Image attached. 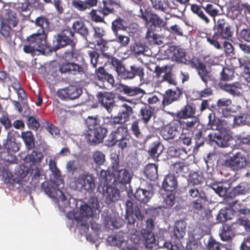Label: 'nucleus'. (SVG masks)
<instances>
[{
	"mask_svg": "<svg viewBox=\"0 0 250 250\" xmlns=\"http://www.w3.org/2000/svg\"><path fill=\"white\" fill-rule=\"evenodd\" d=\"M233 123L238 126L249 125L250 124V115L243 113L235 115L233 118Z\"/></svg>",
	"mask_w": 250,
	"mask_h": 250,
	"instance_id": "obj_57",
	"label": "nucleus"
},
{
	"mask_svg": "<svg viewBox=\"0 0 250 250\" xmlns=\"http://www.w3.org/2000/svg\"><path fill=\"white\" fill-rule=\"evenodd\" d=\"M103 186L100 185L98 187V191L102 193L105 203L108 205H111L118 201L120 198V191L118 188V186L112 187L109 185L111 182H104Z\"/></svg>",
	"mask_w": 250,
	"mask_h": 250,
	"instance_id": "obj_12",
	"label": "nucleus"
},
{
	"mask_svg": "<svg viewBox=\"0 0 250 250\" xmlns=\"http://www.w3.org/2000/svg\"><path fill=\"white\" fill-rule=\"evenodd\" d=\"M74 35V31L70 27H67L64 28L58 35L56 40L57 44L53 50L56 51L67 45H70L71 47L75 46Z\"/></svg>",
	"mask_w": 250,
	"mask_h": 250,
	"instance_id": "obj_14",
	"label": "nucleus"
},
{
	"mask_svg": "<svg viewBox=\"0 0 250 250\" xmlns=\"http://www.w3.org/2000/svg\"><path fill=\"white\" fill-rule=\"evenodd\" d=\"M47 34L37 32L27 37L23 45V51L32 56L49 54L53 50L47 42Z\"/></svg>",
	"mask_w": 250,
	"mask_h": 250,
	"instance_id": "obj_3",
	"label": "nucleus"
},
{
	"mask_svg": "<svg viewBox=\"0 0 250 250\" xmlns=\"http://www.w3.org/2000/svg\"><path fill=\"white\" fill-rule=\"evenodd\" d=\"M170 53H172V58L177 62L185 63L186 52L184 49L178 46L171 45L168 49Z\"/></svg>",
	"mask_w": 250,
	"mask_h": 250,
	"instance_id": "obj_31",
	"label": "nucleus"
},
{
	"mask_svg": "<svg viewBox=\"0 0 250 250\" xmlns=\"http://www.w3.org/2000/svg\"><path fill=\"white\" fill-rule=\"evenodd\" d=\"M5 19L1 22L9 25L12 27H15L19 23V20L17 16V14L13 10L7 9L6 10L5 14Z\"/></svg>",
	"mask_w": 250,
	"mask_h": 250,
	"instance_id": "obj_44",
	"label": "nucleus"
},
{
	"mask_svg": "<svg viewBox=\"0 0 250 250\" xmlns=\"http://www.w3.org/2000/svg\"><path fill=\"white\" fill-rule=\"evenodd\" d=\"M98 2L99 3V12L104 17L113 14L115 12L114 6L118 4L117 2L115 0H102L101 1H99Z\"/></svg>",
	"mask_w": 250,
	"mask_h": 250,
	"instance_id": "obj_26",
	"label": "nucleus"
},
{
	"mask_svg": "<svg viewBox=\"0 0 250 250\" xmlns=\"http://www.w3.org/2000/svg\"><path fill=\"white\" fill-rule=\"evenodd\" d=\"M222 70L220 72V79L221 81H229L234 78V70L229 68L221 66Z\"/></svg>",
	"mask_w": 250,
	"mask_h": 250,
	"instance_id": "obj_58",
	"label": "nucleus"
},
{
	"mask_svg": "<svg viewBox=\"0 0 250 250\" xmlns=\"http://www.w3.org/2000/svg\"><path fill=\"white\" fill-rule=\"evenodd\" d=\"M125 21L120 17H118L112 21L111 23V29L114 34L118 33L119 31H125L126 29Z\"/></svg>",
	"mask_w": 250,
	"mask_h": 250,
	"instance_id": "obj_49",
	"label": "nucleus"
},
{
	"mask_svg": "<svg viewBox=\"0 0 250 250\" xmlns=\"http://www.w3.org/2000/svg\"><path fill=\"white\" fill-rule=\"evenodd\" d=\"M190 9L206 24H208L210 22V20L204 11L213 18L214 22L216 21V17L221 15L219 5L213 3H208L202 6L193 4L191 5Z\"/></svg>",
	"mask_w": 250,
	"mask_h": 250,
	"instance_id": "obj_6",
	"label": "nucleus"
},
{
	"mask_svg": "<svg viewBox=\"0 0 250 250\" xmlns=\"http://www.w3.org/2000/svg\"><path fill=\"white\" fill-rule=\"evenodd\" d=\"M56 199L60 208H64L68 204V201L62 190H58L56 195L52 198Z\"/></svg>",
	"mask_w": 250,
	"mask_h": 250,
	"instance_id": "obj_62",
	"label": "nucleus"
},
{
	"mask_svg": "<svg viewBox=\"0 0 250 250\" xmlns=\"http://www.w3.org/2000/svg\"><path fill=\"white\" fill-rule=\"evenodd\" d=\"M99 102L108 112H111L115 103L114 95L111 92H100L97 95Z\"/></svg>",
	"mask_w": 250,
	"mask_h": 250,
	"instance_id": "obj_24",
	"label": "nucleus"
},
{
	"mask_svg": "<svg viewBox=\"0 0 250 250\" xmlns=\"http://www.w3.org/2000/svg\"><path fill=\"white\" fill-rule=\"evenodd\" d=\"M125 218L128 224L134 225L136 218L142 220L144 214L141 212L140 208L137 205H134L130 200H127L125 203Z\"/></svg>",
	"mask_w": 250,
	"mask_h": 250,
	"instance_id": "obj_17",
	"label": "nucleus"
},
{
	"mask_svg": "<svg viewBox=\"0 0 250 250\" xmlns=\"http://www.w3.org/2000/svg\"><path fill=\"white\" fill-rule=\"evenodd\" d=\"M144 68L135 64L129 67L124 66L118 76L123 80H131L136 77H138L140 80L144 79Z\"/></svg>",
	"mask_w": 250,
	"mask_h": 250,
	"instance_id": "obj_16",
	"label": "nucleus"
},
{
	"mask_svg": "<svg viewBox=\"0 0 250 250\" xmlns=\"http://www.w3.org/2000/svg\"><path fill=\"white\" fill-rule=\"evenodd\" d=\"M93 28L94 31L93 37L96 39L97 44L101 46V49L104 52L108 48L107 41L104 39L106 32L102 27L97 26L93 27Z\"/></svg>",
	"mask_w": 250,
	"mask_h": 250,
	"instance_id": "obj_29",
	"label": "nucleus"
},
{
	"mask_svg": "<svg viewBox=\"0 0 250 250\" xmlns=\"http://www.w3.org/2000/svg\"><path fill=\"white\" fill-rule=\"evenodd\" d=\"M0 34L7 41L11 42L12 27L0 22Z\"/></svg>",
	"mask_w": 250,
	"mask_h": 250,
	"instance_id": "obj_60",
	"label": "nucleus"
},
{
	"mask_svg": "<svg viewBox=\"0 0 250 250\" xmlns=\"http://www.w3.org/2000/svg\"><path fill=\"white\" fill-rule=\"evenodd\" d=\"M178 125L173 123L166 125L161 131V135L165 140L174 139L179 134Z\"/></svg>",
	"mask_w": 250,
	"mask_h": 250,
	"instance_id": "obj_30",
	"label": "nucleus"
},
{
	"mask_svg": "<svg viewBox=\"0 0 250 250\" xmlns=\"http://www.w3.org/2000/svg\"><path fill=\"white\" fill-rule=\"evenodd\" d=\"M223 89L233 97H238L242 92L241 84L238 82L226 83L223 85Z\"/></svg>",
	"mask_w": 250,
	"mask_h": 250,
	"instance_id": "obj_39",
	"label": "nucleus"
},
{
	"mask_svg": "<svg viewBox=\"0 0 250 250\" xmlns=\"http://www.w3.org/2000/svg\"><path fill=\"white\" fill-rule=\"evenodd\" d=\"M213 34H207V42L217 50L222 49L221 41L231 40L234 35V29L232 22L226 18H220L214 22Z\"/></svg>",
	"mask_w": 250,
	"mask_h": 250,
	"instance_id": "obj_1",
	"label": "nucleus"
},
{
	"mask_svg": "<svg viewBox=\"0 0 250 250\" xmlns=\"http://www.w3.org/2000/svg\"><path fill=\"white\" fill-rule=\"evenodd\" d=\"M92 215L93 208L88 205L85 204L81 206L78 216H77L76 214L70 212L67 213V216L68 218L71 219V215H73L75 220L77 222V226L83 231V233H86L89 229L87 219L91 217Z\"/></svg>",
	"mask_w": 250,
	"mask_h": 250,
	"instance_id": "obj_9",
	"label": "nucleus"
},
{
	"mask_svg": "<svg viewBox=\"0 0 250 250\" xmlns=\"http://www.w3.org/2000/svg\"><path fill=\"white\" fill-rule=\"evenodd\" d=\"M130 51L136 55L144 54L147 50L148 47L141 42H135L130 45Z\"/></svg>",
	"mask_w": 250,
	"mask_h": 250,
	"instance_id": "obj_59",
	"label": "nucleus"
},
{
	"mask_svg": "<svg viewBox=\"0 0 250 250\" xmlns=\"http://www.w3.org/2000/svg\"><path fill=\"white\" fill-rule=\"evenodd\" d=\"M182 94V92L178 87H177L175 90L171 89H167L163 95V99L162 102L163 106L165 107L177 101Z\"/></svg>",
	"mask_w": 250,
	"mask_h": 250,
	"instance_id": "obj_25",
	"label": "nucleus"
},
{
	"mask_svg": "<svg viewBox=\"0 0 250 250\" xmlns=\"http://www.w3.org/2000/svg\"><path fill=\"white\" fill-rule=\"evenodd\" d=\"M189 120L180 119L177 120L180 128L184 130L193 131L199 125V121L198 118L193 117L189 118Z\"/></svg>",
	"mask_w": 250,
	"mask_h": 250,
	"instance_id": "obj_36",
	"label": "nucleus"
},
{
	"mask_svg": "<svg viewBox=\"0 0 250 250\" xmlns=\"http://www.w3.org/2000/svg\"><path fill=\"white\" fill-rule=\"evenodd\" d=\"M144 174L150 181H155L158 178V166L155 164H149L146 166Z\"/></svg>",
	"mask_w": 250,
	"mask_h": 250,
	"instance_id": "obj_47",
	"label": "nucleus"
},
{
	"mask_svg": "<svg viewBox=\"0 0 250 250\" xmlns=\"http://www.w3.org/2000/svg\"><path fill=\"white\" fill-rule=\"evenodd\" d=\"M139 119L135 120L131 123L130 127L132 134L137 139L142 138L143 136L139 126Z\"/></svg>",
	"mask_w": 250,
	"mask_h": 250,
	"instance_id": "obj_61",
	"label": "nucleus"
},
{
	"mask_svg": "<svg viewBox=\"0 0 250 250\" xmlns=\"http://www.w3.org/2000/svg\"><path fill=\"white\" fill-rule=\"evenodd\" d=\"M83 92L81 88L74 85H69L58 90L57 95L62 100L71 101L79 98Z\"/></svg>",
	"mask_w": 250,
	"mask_h": 250,
	"instance_id": "obj_18",
	"label": "nucleus"
},
{
	"mask_svg": "<svg viewBox=\"0 0 250 250\" xmlns=\"http://www.w3.org/2000/svg\"><path fill=\"white\" fill-rule=\"evenodd\" d=\"M153 195V192L150 190L139 188L136 190L134 196L140 204H146L150 201Z\"/></svg>",
	"mask_w": 250,
	"mask_h": 250,
	"instance_id": "obj_35",
	"label": "nucleus"
},
{
	"mask_svg": "<svg viewBox=\"0 0 250 250\" xmlns=\"http://www.w3.org/2000/svg\"><path fill=\"white\" fill-rule=\"evenodd\" d=\"M191 205L196 210L201 211L205 208V205L208 202L206 192L202 188L192 187L188 191Z\"/></svg>",
	"mask_w": 250,
	"mask_h": 250,
	"instance_id": "obj_11",
	"label": "nucleus"
},
{
	"mask_svg": "<svg viewBox=\"0 0 250 250\" xmlns=\"http://www.w3.org/2000/svg\"><path fill=\"white\" fill-rule=\"evenodd\" d=\"M134 114L132 108L126 104H122L118 114L106 119V122L110 124L112 128H115L116 125H124L130 119V116Z\"/></svg>",
	"mask_w": 250,
	"mask_h": 250,
	"instance_id": "obj_10",
	"label": "nucleus"
},
{
	"mask_svg": "<svg viewBox=\"0 0 250 250\" xmlns=\"http://www.w3.org/2000/svg\"><path fill=\"white\" fill-rule=\"evenodd\" d=\"M186 222L183 220L177 221L173 229V236L177 239L184 237L186 234Z\"/></svg>",
	"mask_w": 250,
	"mask_h": 250,
	"instance_id": "obj_42",
	"label": "nucleus"
},
{
	"mask_svg": "<svg viewBox=\"0 0 250 250\" xmlns=\"http://www.w3.org/2000/svg\"><path fill=\"white\" fill-rule=\"evenodd\" d=\"M36 27H39L37 31L39 33L47 34V32L49 27L50 21L48 17L45 15H41L36 18L35 21L31 20Z\"/></svg>",
	"mask_w": 250,
	"mask_h": 250,
	"instance_id": "obj_33",
	"label": "nucleus"
},
{
	"mask_svg": "<svg viewBox=\"0 0 250 250\" xmlns=\"http://www.w3.org/2000/svg\"><path fill=\"white\" fill-rule=\"evenodd\" d=\"M233 212L232 208H226L221 209L217 215L218 222H224L231 220L233 216Z\"/></svg>",
	"mask_w": 250,
	"mask_h": 250,
	"instance_id": "obj_48",
	"label": "nucleus"
},
{
	"mask_svg": "<svg viewBox=\"0 0 250 250\" xmlns=\"http://www.w3.org/2000/svg\"><path fill=\"white\" fill-rule=\"evenodd\" d=\"M167 154L170 158H177L184 159L187 157L188 153L186 149L183 147H180L176 145H173L168 146Z\"/></svg>",
	"mask_w": 250,
	"mask_h": 250,
	"instance_id": "obj_32",
	"label": "nucleus"
},
{
	"mask_svg": "<svg viewBox=\"0 0 250 250\" xmlns=\"http://www.w3.org/2000/svg\"><path fill=\"white\" fill-rule=\"evenodd\" d=\"M237 233H240L238 231V225L233 222L223 225L220 236L222 241L230 242Z\"/></svg>",
	"mask_w": 250,
	"mask_h": 250,
	"instance_id": "obj_20",
	"label": "nucleus"
},
{
	"mask_svg": "<svg viewBox=\"0 0 250 250\" xmlns=\"http://www.w3.org/2000/svg\"><path fill=\"white\" fill-rule=\"evenodd\" d=\"M196 113V108L195 105L191 104H187L183 107L181 110L177 111L175 114V117L177 120L188 119L195 117Z\"/></svg>",
	"mask_w": 250,
	"mask_h": 250,
	"instance_id": "obj_28",
	"label": "nucleus"
},
{
	"mask_svg": "<svg viewBox=\"0 0 250 250\" xmlns=\"http://www.w3.org/2000/svg\"><path fill=\"white\" fill-rule=\"evenodd\" d=\"M242 109V107L239 105L228 106L219 111L223 117L225 118H230L234 116V114L239 112Z\"/></svg>",
	"mask_w": 250,
	"mask_h": 250,
	"instance_id": "obj_51",
	"label": "nucleus"
},
{
	"mask_svg": "<svg viewBox=\"0 0 250 250\" xmlns=\"http://www.w3.org/2000/svg\"><path fill=\"white\" fill-rule=\"evenodd\" d=\"M43 158V155L42 152L33 150L25 157V161L27 163H32L33 165L40 164Z\"/></svg>",
	"mask_w": 250,
	"mask_h": 250,
	"instance_id": "obj_50",
	"label": "nucleus"
},
{
	"mask_svg": "<svg viewBox=\"0 0 250 250\" xmlns=\"http://www.w3.org/2000/svg\"><path fill=\"white\" fill-rule=\"evenodd\" d=\"M8 9H13L19 13L22 17V20H29L31 14V11L29 9L28 3L21 2L19 0L16 2H10L8 3Z\"/></svg>",
	"mask_w": 250,
	"mask_h": 250,
	"instance_id": "obj_21",
	"label": "nucleus"
},
{
	"mask_svg": "<svg viewBox=\"0 0 250 250\" xmlns=\"http://www.w3.org/2000/svg\"><path fill=\"white\" fill-rule=\"evenodd\" d=\"M94 175L88 171H83L73 179L71 186L76 190L89 193L94 192L95 188Z\"/></svg>",
	"mask_w": 250,
	"mask_h": 250,
	"instance_id": "obj_7",
	"label": "nucleus"
},
{
	"mask_svg": "<svg viewBox=\"0 0 250 250\" xmlns=\"http://www.w3.org/2000/svg\"><path fill=\"white\" fill-rule=\"evenodd\" d=\"M72 27L75 31H77L84 38H86L89 34V31L87 26L81 21H75L73 23Z\"/></svg>",
	"mask_w": 250,
	"mask_h": 250,
	"instance_id": "obj_55",
	"label": "nucleus"
},
{
	"mask_svg": "<svg viewBox=\"0 0 250 250\" xmlns=\"http://www.w3.org/2000/svg\"><path fill=\"white\" fill-rule=\"evenodd\" d=\"M154 111V108L144 104V106L140 108L138 116L145 125H147L150 121Z\"/></svg>",
	"mask_w": 250,
	"mask_h": 250,
	"instance_id": "obj_34",
	"label": "nucleus"
},
{
	"mask_svg": "<svg viewBox=\"0 0 250 250\" xmlns=\"http://www.w3.org/2000/svg\"><path fill=\"white\" fill-rule=\"evenodd\" d=\"M105 140V145L109 146H113L117 144V142L126 136H129V132L126 126L120 125L114 128Z\"/></svg>",
	"mask_w": 250,
	"mask_h": 250,
	"instance_id": "obj_19",
	"label": "nucleus"
},
{
	"mask_svg": "<svg viewBox=\"0 0 250 250\" xmlns=\"http://www.w3.org/2000/svg\"><path fill=\"white\" fill-rule=\"evenodd\" d=\"M227 204L229 207L232 208L233 212H238L239 214L247 215L250 214V209L244 204L240 203L237 200L229 202L228 199H226Z\"/></svg>",
	"mask_w": 250,
	"mask_h": 250,
	"instance_id": "obj_40",
	"label": "nucleus"
},
{
	"mask_svg": "<svg viewBox=\"0 0 250 250\" xmlns=\"http://www.w3.org/2000/svg\"><path fill=\"white\" fill-rule=\"evenodd\" d=\"M102 55L108 60V62L115 68L118 75L124 66L122 61L107 53L103 52Z\"/></svg>",
	"mask_w": 250,
	"mask_h": 250,
	"instance_id": "obj_46",
	"label": "nucleus"
},
{
	"mask_svg": "<svg viewBox=\"0 0 250 250\" xmlns=\"http://www.w3.org/2000/svg\"><path fill=\"white\" fill-rule=\"evenodd\" d=\"M157 245L160 248H166L168 250H180V248L177 245H173L170 242L165 240L161 237L158 239Z\"/></svg>",
	"mask_w": 250,
	"mask_h": 250,
	"instance_id": "obj_63",
	"label": "nucleus"
},
{
	"mask_svg": "<svg viewBox=\"0 0 250 250\" xmlns=\"http://www.w3.org/2000/svg\"><path fill=\"white\" fill-rule=\"evenodd\" d=\"M98 1L99 0H72L71 5L74 10L82 12L96 6Z\"/></svg>",
	"mask_w": 250,
	"mask_h": 250,
	"instance_id": "obj_22",
	"label": "nucleus"
},
{
	"mask_svg": "<svg viewBox=\"0 0 250 250\" xmlns=\"http://www.w3.org/2000/svg\"><path fill=\"white\" fill-rule=\"evenodd\" d=\"M122 90L128 96H134L141 94H146L144 90L138 87H130L125 84L121 85Z\"/></svg>",
	"mask_w": 250,
	"mask_h": 250,
	"instance_id": "obj_54",
	"label": "nucleus"
},
{
	"mask_svg": "<svg viewBox=\"0 0 250 250\" xmlns=\"http://www.w3.org/2000/svg\"><path fill=\"white\" fill-rule=\"evenodd\" d=\"M222 164L225 167L234 171L245 168L249 164V157L246 152L238 151L232 156H227L222 160Z\"/></svg>",
	"mask_w": 250,
	"mask_h": 250,
	"instance_id": "obj_8",
	"label": "nucleus"
},
{
	"mask_svg": "<svg viewBox=\"0 0 250 250\" xmlns=\"http://www.w3.org/2000/svg\"><path fill=\"white\" fill-rule=\"evenodd\" d=\"M162 207L165 208H170L175 203V196L171 192L163 194Z\"/></svg>",
	"mask_w": 250,
	"mask_h": 250,
	"instance_id": "obj_56",
	"label": "nucleus"
},
{
	"mask_svg": "<svg viewBox=\"0 0 250 250\" xmlns=\"http://www.w3.org/2000/svg\"><path fill=\"white\" fill-rule=\"evenodd\" d=\"M226 64L234 70L235 68H242V67H245L247 64H249L242 58H237L236 57L229 58Z\"/></svg>",
	"mask_w": 250,
	"mask_h": 250,
	"instance_id": "obj_52",
	"label": "nucleus"
},
{
	"mask_svg": "<svg viewBox=\"0 0 250 250\" xmlns=\"http://www.w3.org/2000/svg\"><path fill=\"white\" fill-rule=\"evenodd\" d=\"M164 150V146L159 141L153 142L150 146L148 153L150 157L154 161H158V157Z\"/></svg>",
	"mask_w": 250,
	"mask_h": 250,
	"instance_id": "obj_38",
	"label": "nucleus"
},
{
	"mask_svg": "<svg viewBox=\"0 0 250 250\" xmlns=\"http://www.w3.org/2000/svg\"><path fill=\"white\" fill-rule=\"evenodd\" d=\"M21 138L23 140L26 148L31 150L35 146V137L31 131H22L21 133Z\"/></svg>",
	"mask_w": 250,
	"mask_h": 250,
	"instance_id": "obj_45",
	"label": "nucleus"
},
{
	"mask_svg": "<svg viewBox=\"0 0 250 250\" xmlns=\"http://www.w3.org/2000/svg\"><path fill=\"white\" fill-rule=\"evenodd\" d=\"M100 177L104 182H111L114 186H118L121 190L126 188V185L130 182L131 175L126 168H120L112 173L108 170H101Z\"/></svg>",
	"mask_w": 250,
	"mask_h": 250,
	"instance_id": "obj_5",
	"label": "nucleus"
},
{
	"mask_svg": "<svg viewBox=\"0 0 250 250\" xmlns=\"http://www.w3.org/2000/svg\"><path fill=\"white\" fill-rule=\"evenodd\" d=\"M108 117L103 118V122L100 125V121L96 115L95 117L88 116L85 120V124L90 132L86 135L87 143L91 146H95L102 143L105 137L108 129H112L110 124L106 122Z\"/></svg>",
	"mask_w": 250,
	"mask_h": 250,
	"instance_id": "obj_2",
	"label": "nucleus"
},
{
	"mask_svg": "<svg viewBox=\"0 0 250 250\" xmlns=\"http://www.w3.org/2000/svg\"><path fill=\"white\" fill-rule=\"evenodd\" d=\"M63 58L66 62L60 63L59 65V71L61 74H68L77 75L84 72L83 67L75 62H69L73 59L78 61L79 58H83L75 46L71 47L70 50L65 51L63 54Z\"/></svg>",
	"mask_w": 250,
	"mask_h": 250,
	"instance_id": "obj_4",
	"label": "nucleus"
},
{
	"mask_svg": "<svg viewBox=\"0 0 250 250\" xmlns=\"http://www.w3.org/2000/svg\"><path fill=\"white\" fill-rule=\"evenodd\" d=\"M170 168L173 175H177V176H184L188 171V165L182 161L175 163L170 166Z\"/></svg>",
	"mask_w": 250,
	"mask_h": 250,
	"instance_id": "obj_43",
	"label": "nucleus"
},
{
	"mask_svg": "<svg viewBox=\"0 0 250 250\" xmlns=\"http://www.w3.org/2000/svg\"><path fill=\"white\" fill-rule=\"evenodd\" d=\"M152 6L156 10L166 13L169 8L167 0H150Z\"/></svg>",
	"mask_w": 250,
	"mask_h": 250,
	"instance_id": "obj_53",
	"label": "nucleus"
},
{
	"mask_svg": "<svg viewBox=\"0 0 250 250\" xmlns=\"http://www.w3.org/2000/svg\"><path fill=\"white\" fill-rule=\"evenodd\" d=\"M229 136L228 134L212 133L208 134L207 139L213 142L220 147H227L229 145Z\"/></svg>",
	"mask_w": 250,
	"mask_h": 250,
	"instance_id": "obj_27",
	"label": "nucleus"
},
{
	"mask_svg": "<svg viewBox=\"0 0 250 250\" xmlns=\"http://www.w3.org/2000/svg\"><path fill=\"white\" fill-rule=\"evenodd\" d=\"M238 38L241 42L250 43V28L247 26L240 30L238 33Z\"/></svg>",
	"mask_w": 250,
	"mask_h": 250,
	"instance_id": "obj_64",
	"label": "nucleus"
},
{
	"mask_svg": "<svg viewBox=\"0 0 250 250\" xmlns=\"http://www.w3.org/2000/svg\"><path fill=\"white\" fill-rule=\"evenodd\" d=\"M61 180L56 181L51 179L50 181H44L42 184V190L50 198H54L56 195L57 191L60 189L61 185Z\"/></svg>",
	"mask_w": 250,
	"mask_h": 250,
	"instance_id": "obj_23",
	"label": "nucleus"
},
{
	"mask_svg": "<svg viewBox=\"0 0 250 250\" xmlns=\"http://www.w3.org/2000/svg\"><path fill=\"white\" fill-rule=\"evenodd\" d=\"M140 14L139 17L145 21L146 24L148 26L147 31H155L156 27L165 28L167 21H164L156 13H150L147 15L144 13L142 8L140 9Z\"/></svg>",
	"mask_w": 250,
	"mask_h": 250,
	"instance_id": "obj_13",
	"label": "nucleus"
},
{
	"mask_svg": "<svg viewBox=\"0 0 250 250\" xmlns=\"http://www.w3.org/2000/svg\"><path fill=\"white\" fill-rule=\"evenodd\" d=\"M190 67L195 69L201 80L205 85L211 80L210 72L207 69L206 64L198 58H193L188 61Z\"/></svg>",
	"mask_w": 250,
	"mask_h": 250,
	"instance_id": "obj_15",
	"label": "nucleus"
},
{
	"mask_svg": "<svg viewBox=\"0 0 250 250\" xmlns=\"http://www.w3.org/2000/svg\"><path fill=\"white\" fill-rule=\"evenodd\" d=\"M95 73L98 80L103 82H107L112 86L114 85L115 81L113 76L108 73L104 67H99L96 69Z\"/></svg>",
	"mask_w": 250,
	"mask_h": 250,
	"instance_id": "obj_41",
	"label": "nucleus"
},
{
	"mask_svg": "<svg viewBox=\"0 0 250 250\" xmlns=\"http://www.w3.org/2000/svg\"><path fill=\"white\" fill-rule=\"evenodd\" d=\"M177 181L173 175H167L162 183V188L165 191H173L177 188Z\"/></svg>",
	"mask_w": 250,
	"mask_h": 250,
	"instance_id": "obj_37",
	"label": "nucleus"
}]
</instances>
